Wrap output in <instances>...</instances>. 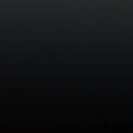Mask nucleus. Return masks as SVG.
Returning a JSON list of instances; mask_svg holds the SVG:
<instances>
[{
	"label": "nucleus",
	"mask_w": 133,
	"mask_h": 133,
	"mask_svg": "<svg viewBox=\"0 0 133 133\" xmlns=\"http://www.w3.org/2000/svg\"><path fill=\"white\" fill-rule=\"evenodd\" d=\"M28 32H25L24 33V34L23 35V36L24 37H26L27 36H28Z\"/></svg>",
	"instance_id": "obj_1"
}]
</instances>
